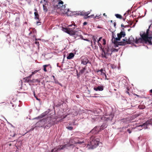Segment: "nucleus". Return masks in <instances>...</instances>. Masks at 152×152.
Masks as SVG:
<instances>
[{
    "instance_id": "1",
    "label": "nucleus",
    "mask_w": 152,
    "mask_h": 152,
    "mask_svg": "<svg viewBox=\"0 0 152 152\" xmlns=\"http://www.w3.org/2000/svg\"><path fill=\"white\" fill-rule=\"evenodd\" d=\"M99 142V138L91 136L90 138L89 141H88V143L85 142V144H87L86 147L88 149H94L98 145Z\"/></svg>"
},
{
    "instance_id": "2",
    "label": "nucleus",
    "mask_w": 152,
    "mask_h": 152,
    "mask_svg": "<svg viewBox=\"0 0 152 152\" xmlns=\"http://www.w3.org/2000/svg\"><path fill=\"white\" fill-rule=\"evenodd\" d=\"M102 57L106 59L107 58V56L111 55L112 53H110V50L108 47H106L102 49Z\"/></svg>"
},
{
    "instance_id": "3",
    "label": "nucleus",
    "mask_w": 152,
    "mask_h": 152,
    "mask_svg": "<svg viewBox=\"0 0 152 152\" xmlns=\"http://www.w3.org/2000/svg\"><path fill=\"white\" fill-rule=\"evenodd\" d=\"M114 44L116 47H118L119 45H124L127 44H128V40L123 39L121 42H118L117 41H113V42Z\"/></svg>"
},
{
    "instance_id": "4",
    "label": "nucleus",
    "mask_w": 152,
    "mask_h": 152,
    "mask_svg": "<svg viewBox=\"0 0 152 152\" xmlns=\"http://www.w3.org/2000/svg\"><path fill=\"white\" fill-rule=\"evenodd\" d=\"M106 127V125L105 124H103L100 127L99 126H96L91 131L92 133L94 134H96L100 130L103 129Z\"/></svg>"
},
{
    "instance_id": "5",
    "label": "nucleus",
    "mask_w": 152,
    "mask_h": 152,
    "mask_svg": "<svg viewBox=\"0 0 152 152\" xmlns=\"http://www.w3.org/2000/svg\"><path fill=\"white\" fill-rule=\"evenodd\" d=\"M126 35L125 32L124 31H121L119 34H117L118 37L115 38L113 36L112 40L113 41H119L122 37H124Z\"/></svg>"
},
{
    "instance_id": "6",
    "label": "nucleus",
    "mask_w": 152,
    "mask_h": 152,
    "mask_svg": "<svg viewBox=\"0 0 152 152\" xmlns=\"http://www.w3.org/2000/svg\"><path fill=\"white\" fill-rule=\"evenodd\" d=\"M47 121V119H43L40 120L36 124L35 127H43L46 123Z\"/></svg>"
},
{
    "instance_id": "7",
    "label": "nucleus",
    "mask_w": 152,
    "mask_h": 152,
    "mask_svg": "<svg viewBox=\"0 0 152 152\" xmlns=\"http://www.w3.org/2000/svg\"><path fill=\"white\" fill-rule=\"evenodd\" d=\"M150 125H152V119H149L142 125L139 126V127H140L141 126L143 128L145 129L147 128V127Z\"/></svg>"
},
{
    "instance_id": "8",
    "label": "nucleus",
    "mask_w": 152,
    "mask_h": 152,
    "mask_svg": "<svg viewBox=\"0 0 152 152\" xmlns=\"http://www.w3.org/2000/svg\"><path fill=\"white\" fill-rule=\"evenodd\" d=\"M64 31L67 33L71 35H75V31L74 29H72V28H64Z\"/></svg>"
},
{
    "instance_id": "9",
    "label": "nucleus",
    "mask_w": 152,
    "mask_h": 152,
    "mask_svg": "<svg viewBox=\"0 0 152 152\" xmlns=\"http://www.w3.org/2000/svg\"><path fill=\"white\" fill-rule=\"evenodd\" d=\"M89 62L88 58L86 57H83L81 60V64L84 65H86Z\"/></svg>"
},
{
    "instance_id": "10",
    "label": "nucleus",
    "mask_w": 152,
    "mask_h": 152,
    "mask_svg": "<svg viewBox=\"0 0 152 152\" xmlns=\"http://www.w3.org/2000/svg\"><path fill=\"white\" fill-rule=\"evenodd\" d=\"M135 40L133 37L132 36H131L128 39L127 43L128 44H131L134 42L135 43Z\"/></svg>"
},
{
    "instance_id": "11",
    "label": "nucleus",
    "mask_w": 152,
    "mask_h": 152,
    "mask_svg": "<svg viewBox=\"0 0 152 152\" xmlns=\"http://www.w3.org/2000/svg\"><path fill=\"white\" fill-rule=\"evenodd\" d=\"M94 89L95 91H102L104 90V87L102 86H98L97 87H94Z\"/></svg>"
},
{
    "instance_id": "12",
    "label": "nucleus",
    "mask_w": 152,
    "mask_h": 152,
    "mask_svg": "<svg viewBox=\"0 0 152 152\" xmlns=\"http://www.w3.org/2000/svg\"><path fill=\"white\" fill-rule=\"evenodd\" d=\"M84 142L83 141H80L79 140H78L77 138H75L74 139L73 142H72V143L73 144H76L77 143L78 144H81L82 143H84Z\"/></svg>"
},
{
    "instance_id": "13",
    "label": "nucleus",
    "mask_w": 152,
    "mask_h": 152,
    "mask_svg": "<svg viewBox=\"0 0 152 152\" xmlns=\"http://www.w3.org/2000/svg\"><path fill=\"white\" fill-rule=\"evenodd\" d=\"M64 2L61 0H59V2L58 3L57 5H56V7L58 8H60L61 7H63V4Z\"/></svg>"
},
{
    "instance_id": "14",
    "label": "nucleus",
    "mask_w": 152,
    "mask_h": 152,
    "mask_svg": "<svg viewBox=\"0 0 152 152\" xmlns=\"http://www.w3.org/2000/svg\"><path fill=\"white\" fill-rule=\"evenodd\" d=\"M35 12L34 13V18L35 19L39 20V15L38 14L37 10L36 9L35 10Z\"/></svg>"
},
{
    "instance_id": "15",
    "label": "nucleus",
    "mask_w": 152,
    "mask_h": 152,
    "mask_svg": "<svg viewBox=\"0 0 152 152\" xmlns=\"http://www.w3.org/2000/svg\"><path fill=\"white\" fill-rule=\"evenodd\" d=\"M74 54L73 53H70L67 57V58L69 59H71L74 57Z\"/></svg>"
},
{
    "instance_id": "16",
    "label": "nucleus",
    "mask_w": 152,
    "mask_h": 152,
    "mask_svg": "<svg viewBox=\"0 0 152 152\" xmlns=\"http://www.w3.org/2000/svg\"><path fill=\"white\" fill-rule=\"evenodd\" d=\"M40 82V79H34L31 81V83H39Z\"/></svg>"
},
{
    "instance_id": "17",
    "label": "nucleus",
    "mask_w": 152,
    "mask_h": 152,
    "mask_svg": "<svg viewBox=\"0 0 152 152\" xmlns=\"http://www.w3.org/2000/svg\"><path fill=\"white\" fill-rule=\"evenodd\" d=\"M92 40L94 42V45L95 46V49H96V39H97V38L94 36H93L92 37Z\"/></svg>"
},
{
    "instance_id": "18",
    "label": "nucleus",
    "mask_w": 152,
    "mask_h": 152,
    "mask_svg": "<svg viewBox=\"0 0 152 152\" xmlns=\"http://www.w3.org/2000/svg\"><path fill=\"white\" fill-rule=\"evenodd\" d=\"M31 77V75H30L28 77H25V79L26 80V81L27 83H28L29 82H31V81L32 80H30V78Z\"/></svg>"
},
{
    "instance_id": "19",
    "label": "nucleus",
    "mask_w": 152,
    "mask_h": 152,
    "mask_svg": "<svg viewBox=\"0 0 152 152\" xmlns=\"http://www.w3.org/2000/svg\"><path fill=\"white\" fill-rule=\"evenodd\" d=\"M142 39V37L141 38H139L138 39L136 38L135 40V43L136 44H138L139 42H141Z\"/></svg>"
},
{
    "instance_id": "20",
    "label": "nucleus",
    "mask_w": 152,
    "mask_h": 152,
    "mask_svg": "<svg viewBox=\"0 0 152 152\" xmlns=\"http://www.w3.org/2000/svg\"><path fill=\"white\" fill-rule=\"evenodd\" d=\"M50 65V64L45 65L43 66V70L45 72H47V71L46 68Z\"/></svg>"
},
{
    "instance_id": "21",
    "label": "nucleus",
    "mask_w": 152,
    "mask_h": 152,
    "mask_svg": "<svg viewBox=\"0 0 152 152\" xmlns=\"http://www.w3.org/2000/svg\"><path fill=\"white\" fill-rule=\"evenodd\" d=\"M86 67L85 66L83 67L82 69L80 71V73H81V74L84 72L85 69H86Z\"/></svg>"
},
{
    "instance_id": "22",
    "label": "nucleus",
    "mask_w": 152,
    "mask_h": 152,
    "mask_svg": "<svg viewBox=\"0 0 152 152\" xmlns=\"http://www.w3.org/2000/svg\"><path fill=\"white\" fill-rule=\"evenodd\" d=\"M74 15H82L83 14V12H76L75 14H74Z\"/></svg>"
},
{
    "instance_id": "23",
    "label": "nucleus",
    "mask_w": 152,
    "mask_h": 152,
    "mask_svg": "<svg viewBox=\"0 0 152 152\" xmlns=\"http://www.w3.org/2000/svg\"><path fill=\"white\" fill-rule=\"evenodd\" d=\"M87 13V17H85V18H89L91 17H92L93 16H94V15H92L91 16H88V15L90 13V12L88 11L87 12H86Z\"/></svg>"
},
{
    "instance_id": "24",
    "label": "nucleus",
    "mask_w": 152,
    "mask_h": 152,
    "mask_svg": "<svg viewBox=\"0 0 152 152\" xmlns=\"http://www.w3.org/2000/svg\"><path fill=\"white\" fill-rule=\"evenodd\" d=\"M138 107L140 109H143L145 108V106L144 105H141L138 106Z\"/></svg>"
},
{
    "instance_id": "25",
    "label": "nucleus",
    "mask_w": 152,
    "mask_h": 152,
    "mask_svg": "<svg viewBox=\"0 0 152 152\" xmlns=\"http://www.w3.org/2000/svg\"><path fill=\"white\" fill-rule=\"evenodd\" d=\"M115 15L117 18L120 19H121L122 18V16L119 14H116Z\"/></svg>"
},
{
    "instance_id": "26",
    "label": "nucleus",
    "mask_w": 152,
    "mask_h": 152,
    "mask_svg": "<svg viewBox=\"0 0 152 152\" xmlns=\"http://www.w3.org/2000/svg\"><path fill=\"white\" fill-rule=\"evenodd\" d=\"M118 49H112L110 51L111 52V53H112L113 52H118Z\"/></svg>"
},
{
    "instance_id": "27",
    "label": "nucleus",
    "mask_w": 152,
    "mask_h": 152,
    "mask_svg": "<svg viewBox=\"0 0 152 152\" xmlns=\"http://www.w3.org/2000/svg\"><path fill=\"white\" fill-rule=\"evenodd\" d=\"M106 72L105 70H104L103 72H101L100 73H99L100 75L102 76H104Z\"/></svg>"
},
{
    "instance_id": "28",
    "label": "nucleus",
    "mask_w": 152,
    "mask_h": 152,
    "mask_svg": "<svg viewBox=\"0 0 152 152\" xmlns=\"http://www.w3.org/2000/svg\"><path fill=\"white\" fill-rule=\"evenodd\" d=\"M38 71H39V70H35L34 71L32 72V74L31 75V76H32L34 74L38 72Z\"/></svg>"
},
{
    "instance_id": "29",
    "label": "nucleus",
    "mask_w": 152,
    "mask_h": 152,
    "mask_svg": "<svg viewBox=\"0 0 152 152\" xmlns=\"http://www.w3.org/2000/svg\"><path fill=\"white\" fill-rule=\"evenodd\" d=\"M54 82L56 84H58L62 86V85L60 83H59L57 80H54Z\"/></svg>"
},
{
    "instance_id": "30",
    "label": "nucleus",
    "mask_w": 152,
    "mask_h": 152,
    "mask_svg": "<svg viewBox=\"0 0 152 152\" xmlns=\"http://www.w3.org/2000/svg\"><path fill=\"white\" fill-rule=\"evenodd\" d=\"M50 111V110L48 109L44 113V114H48V113H49Z\"/></svg>"
},
{
    "instance_id": "31",
    "label": "nucleus",
    "mask_w": 152,
    "mask_h": 152,
    "mask_svg": "<svg viewBox=\"0 0 152 152\" xmlns=\"http://www.w3.org/2000/svg\"><path fill=\"white\" fill-rule=\"evenodd\" d=\"M105 70H103L102 69H101L100 70H98L97 72L99 73H100L101 72H103Z\"/></svg>"
},
{
    "instance_id": "32",
    "label": "nucleus",
    "mask_w": 152,
    "mask_h": 152,
    "mask_svg": "<svg viewBox=\"0 0 152 152\" xmlns=\"http://www.w3.org/2000/svg\"><path fill=\"white\" fill-rule=\"evenodd\" d=\"M83 15H82L85 16V18L87 17V13L86 12H83Z\"/></svg>"
},
{
    "instance_id": "33",
    "label": "nucleus",
    "mask_w": 152,
    "mask_h": 152,
    "mask_svg": "<svg viewBox=\"0 0 152 152\" xmlns=\"http://www.w3.org/2000/svg\"><path fill=\"white\" fill-rule=\"evenodd\" d=\"M43 8L44 10L45 11L47 12V9L46 7L44 6V5H43Z\"/></svg>"
},
{
    "instance_id": "34",
    "label": "nucleus",
    "mask_w": 152,
    "mask_h": 152,
    "mask_svg": "<svg viewBox=\"0 0 152 152\" xmlns=\"http://www.w3.org/2000/svg\"><path fill=\"white\" fill-rule=\"evenodd\" d=\"M102 39V37H99V39H98V40L97 42H98V44L99 45V44H100V45H101V44L99 43V41H100L101 40V39Z\"/></svg>"
},
{
    "instance_id": "35",
    "label": "nucleus",
    "mask_w": 152,
    "mask_h": 152,
    "mask_svg": "<svg viewBox=\"0 0 152 152\" xmlns=\"http://www.w3.org/2000/svg\"><path fill=\"white\" fill-rule=\"evenodd\" d=\"M101 15V14H100V15H96L95 17V18H96V19H99V18L100 17V16Z\"/></svg>"
},
{
    "instance_id": "36",
    "label": "nucleus",
    "mask_w": 152,
    "mask_h": 152,
    "mask_svg": "<svg viewBox=\"0 0 152 152\" xmlns=\"http://www.w3.org/2000/svg\"><path fill=\"white\" fill-rule=\"evenodd\" d=\"M35 44H37L38 47H39V42L37 41H36L35 42Z\"/></svg>"
},
{
    "instance_id": "37",
    "label": "nucleus",
    "mask_w": 152,
    "mask_h": 152,
    "mask_svg": "<svg viewBox=\"0 0 152 152\" xmlns=\"http://www.w3.org/2000/svg\"><path fill=\"white\" fill-rule=\"evenodd\" d=\"M140 125H139L138 126H136V127H137L138 128H138V129H139L140 130H141V128H142V129H143V128L142 127H139V126H140Z\"/></svg>"
},
{
    "instance_id": "38",
    "label": "nucleus",
    "mask_w": 152,
    "mask_h": 152,
    "mask_svg": "<svg viewBox=\"0 0 152 152\" xmlns=\"http://www.w3.org/2000/svg\"><path fill=\"white\" fill-rule=\"evenodd\" d=\"M39 117L38 116V117H37V118H31L30 117V118H29V119H31V120H33V119H35L38 118H39Z\"/></svg>"
},
{
    "instance_id": "39",
    "label": "nucleus",
    "mask_w": 152,
    "mask_h": 152,
    "mask_svg": "<svg viewBox=\"0 0 152 152\" xmlns=\"http://www.w3.org/2000/svg\"><path fill=\"white\" fill-rule=\"evenodd\" d=\"M103 40L104 42L103 44V45H104L106 44V41H105V39H103Z\"/></svg>"
},
{
    "instance_id": "40",
    "label": "nucleus",
    "mask_w": 152,
    "mask_h": 152,
    "mask_svg": "<svg viewBox=\"0 0 152 152\" xmlns=\"http://www.w3.org/2000/svg\"><path fill=\"white\" fill-rule=\"evenodd\" d=\"M87 23L86 22H85L83 23V25L85 26L87 25Z\"/></svg>"
},
{
    "instance_id": "41",
    "label": "nucleus",
    "mask_w": 152,
    "mask_h": 152,
    "mask_svg": "<svg viewBox=\"0 0 152 152\" xmlns=\"http://www.w3.org/2000/svg\"><path fill=\"white\" fill-rule=\"evenodd\" d=\"M81 73H80V72L79 73L77 74V77L78 78L80 76V75Z\"/></svg>"
},
{
    "instance_id": "42",
    "label": "nucleus",
    "mask_w": 152,
    "mask_h": 152,
    "mask_svg": "<svg viewBox=\"0 0 152 152\" xmlns=\"http://www.w3.org/2000/svg\"><path fill=\"white\" fill-rule=\"evenodd\" d=\"M127 131L128 132L129 134L131 133V131L129 129H128L127 130Z\"/></svg>"
},
{
    "instance_id": "43",
    "label": "nucleus",
    "mask_w": 152,
    "mask_h": 152,
    "mask_svg": "<svg viewBox=\"0 0 152 152\" xmlns=\"http://www.w3.org/2000/svg\"><path fill=\"white\" fill-rule=\"evenodd\" d=\"M69 12H70V11H69V9H68V10H67V12H66V14L67 15H69Z\"/></svg>"
},
{
    "instance_id": "44",
    "label": "nucleus",
    "mask_w": 152,
    "mask_h": 152,
    "mask_svg": "<svg viewBox=\"0 0 152 152\" xmlns=\"http://www.w3.org/2000/svg\"><path fill=\"white\" fill-rule=\"evenodd\" d=\"M27 1L28 3H30L31 2V0H25Z\"/></svg>"
},
{
    "instance_id": "45",
    "label": "nucleus",
    "mask_w": 152,
    "mask_h": 152,
    "mask_svg": "<svg viewBox=\"0 0 152 152\" xmlns=\"http://www.w3.org/2000/svg\"><path fill=\"white\" fill-rule=\"evenodd\" d=\"M92 115V117H93L94 118L96 117V116L95 115Z\"/></svg>"
},
{
    "instance_id": "46",
    "label": "nucleus",
    "mask_w": 152,
    "mask_h": 152,
    "mask_svg": "<svg viewBox=\"0 0 152 152\" xmlns=\"http://www.w3.org/2000/svg\"><path fill=\"white\" fill-rule=\"evenodd\" d=\"M35 126L34 127H33V128H32L30 130V131H32L34 129V128H35Z\"/></svg>"
},
{
    "instance_id": "47",
    "label": "nucleus",
    "mask_w": 152,
    "mask_h": 152,
    "mask_svg": "<svg viewBox=\"0 0 152 152\" xmlns=\"http://www.w3.org/2000/svg\"><path fill=\"white\" fill-rule=\"evenodd\" d=\"M68 129L69 130H71L72 129V127H70L68 128Z\"/></svg>"
},
{
    "instance_id": "48",
    "label": "nucleus",
    "mask_w": 152,
    "mask_h": 152,
    "mask_svg": "<svg viewBox=\"0 0 152 152\" xmlns=\"http://www.w3.org/2000/svg\"><path fill=\"white\" fill-rule=\"evenodd\" d=\"M104 76L105 77V79L107 80H108V79H107V76L106 75V74H105V75H104Z\"/></svg>"
},
{
    "instance_id": "49",
    "label": "nucleus",
    "mask_w": 152,
    "mask_h": 152,
    "mask_svg": "<svg viewBox=\"0 0 152 152\" xmlns=\"http://www.w3.org/2000/svg\"><path fill=\"white\" fill-rule=\"evenodd\" d=\"M41 39H37L36 38H35V40L36 41H37V40H41Z\"/></svg>"
},
{
    "instance_id": "50",
    "label": "nucleus",
    "mask_w": 152,
    "mask_h": 152,
    "mask_svg": "<svg viewBox=\"0 0 152 152\" xmlns=\"http://www.w3.org/2000/svg\"><path fill=\"white\" fill-rule=\"evenodd\" d=\"M128 90H128V91H126V93H127V94H129V91H128Z\"/></svg>"
},
{
    "instance_id": "51",
    "label": "nucleus",
    "mask_w": 152,
    "mask_h": 152,
    "mask_svg": "<svg viewBox=\"0 0 152 152\" xmlns=\"http://www.w3.org/2000/svg\"><path fill=\"white\" fill-rule=\"evenodd\" d=\"M91 46L92 47H93V43H92V41H91Z\"/></svg>"
},
{
    "instance_id": "52",
    "label": "nucleus",
    "mask_w": 152,
    "mask_h": 152,
    "mask_svg": "<svg viewBox=\"0 0 152 152\" xmlns=\"http://www.w3.org/2000/svg\"><path fill=\"white\" fill-rule=\"evenodd\" d=\"M52 77H53V78L54 79V80H55V76H54L53 75L52 76Z\"/></svg>"
},
{
    "instance_id": "53",
    "label": "nucleus",
    "mask_w": 152,
    "mask_h": 152,
    "mask_svg": "<svg viewBox=\"0 0 152 152\" xmlns=\"http://www.w3.org/2000/svg\"><path fill=\"white\" fill-rule=\"evenodd\" d=\"M103 15L104 16H106L107 15H106L105 13H104L103 14Z\"/></svg>"
},
{
    "instance_id": "54",
    "label": "nucleus",
    "mask_w": 152,
    "mask_h": 152,
    "mask_svg": "<svg viewBox=\"0 0 152 152\" xmlns=\"http://www.w3.org/2000/svg\"><path fill=\"white\" fill-rule=\"evenodd\" d=\"M121 27H125L124 25L123 24H122L121 25Z\"/></svg>"
},
{
    "instance_id": "55",
    "label": "nucleus",
    "mask_w": 152,
    "mask_h": 152,
    "mask_svg": "<svg viewBox=\"0 0 152 152\" xmlns=\"http://www.w3.org/2000/svg\"><path fill=\"white\" fill-rule=\"evenodd\" d=\"M116 24V23H115V22L114 23V26H115Z\"/></svg>"
},
{
    "instance_id": "56",
    "label": "nucleus",
    "mask_w": 152,
    "mask_h": 152,
    "mask_svg": "<svg viewBox=\"0 0 152 152\" xmlns=\"http://www.w3.org/2000/svg\"><path fill=\"white\" fill-rule=\"evenodd\" d=\"M80 38H81L82 39H83V37L82 36V35H80Z\"/></svg>"
},
{
    "instance_id": "57",
    "label": "nucleus",
    "mask_w": 152,
    "mask_h": 152,
    "mask_svg": "<svg viewBox=\"0 0 152 152\" xmlns=\"http://www.w3.org/2000/svg\"><path fill=\"white\" fill-rule=\"evenodd\" d=\"M135 95L136 96H137V97H140V96H139V95H137V94H135Z\"/></svg>"
},
{
    "instance_id": "58",
    "label": "nucleus",
    "mask_w": 152,
    "mask_h": 152,
    "mask_svg": "<svg viewBox=\"0 0 152 152\" xmlns=\"http://www.w3.org/2000/svg\"><path fill=\"white\" fill-rule=\"evenodd\" d=\"M86 41H90L89 40H88V39H86Z\"/></svg>"
},
{
    "instance_id": "59",
    "label": "nucleus",
    "mask_w": 152,
    "mask_h": 152,
    "mask_svg": "<svg viewBox=\"0 0 152 152\" xmlns=\"http://www.w3.org/2000/svg\"><path fill=\"white\" fill-rule=\"evenodd\" d=\"M72 26V25H69V26Z\"/></svg>"
},
{
    "instance_id": "60",
    "label": "nucleus",
    "mask_w": 152,
    "mask_h": 152,
    "mask_svg": "<svg viewBox=\"0 0 152 152\" xmlns=\"http://www.w3.org/2000/svg\"><path fill=\"white\" fill-rule=\"evenodd\" d=\"M32 33L31 32H30L29 33V34H30Z\"/></svg>"
},
{
    "instance_id": "61",
    "label": "nucleus",
    "mask_w": 152,
    "mask_h": 152,
    "mask_svg": "<svg viewBox=\"0 0 152 152\" xmlns=\"http://www.w3.org/2000/svg\"><path fill=\"white\" fill-rule=\"evenodd\" d=\"M44 116H42L41 117H40V118H42Z\"/></svg>"
},
{
    "instance_id": "62",
    "label": "nucleus",
    "mask_w": 152,
    "mask_h": 152,
    "mask_svg": "<svg viewBox=\"0 0 152 152\" xmlns=\"http://www.w3.org/2000/svg\"><path fill=\"white\" fill-rule=\"evenodd\" d=\"M12 106H13V107L14 106V105H12Z\"/></svg>"
},
{
    "instance_id": "63",
    "label": "nucleus",
    "mask_w": 152,
    "mask_h": 152,
    "mask_svg": "<svg viewBox=\"0 0 152 152\" xmlns=\"http://www.w3.org/2000/svg\"><path fill=\"white\" fill-rule=\"evenodd\" d=\"M111 67L112 68H113V66H111Z\"/></svg>"
},
{
    "instance_id": "64",
    "label": "nucleus",
    "mask_w": 152,
    "mask_h": 152,
    "mask_svg": "<svg viewBox=\"0 0 152 152\" xmlns=\"http://www.w3.org/2000/svg\"><path fill=\"white\" fill-rule=\"evenodd\" d=\"M111 67L112 68H113V66H111Z\"/></svg>"
}]
</instances>
